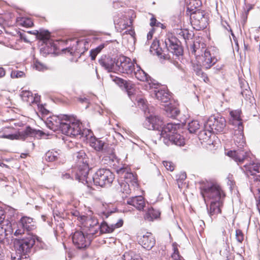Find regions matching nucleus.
Here are the masks:
<instances>
[{
  "label": "nucleus",
  "mask_w": 260,
  "mask_h": 260,
  "mask_svg": "<svg viewBox=\"0 0 260 260\" xmlns=\"http://www.w3.org/2000/svg\"><path fill=\"white\" fill-rule=\"evenodd\" d=\"M201 193L204 198L205 202H210L209 214L212 219L221 212L220 207L222 205V196L223 193L220 186L216 184H209L201 188Z\"/></svg>",
  "instance_id": "f257e3e1"
},
{
  "label": "nucleus",
  "mask_w": 260,
  "mask_h": 260,
  "mask_svg": "<svg viewBox=\"0 0 260 260\" xmlns=\"http://www.w3.org/2000/svg\"><path fill=\"white\" fill-rule=\"evenodd\" d=\"M74 118L67 115H53L47 118V126L53 131L60 130L66 135H75L78 134V126L72 125Z\"/></svg>",
  "instance_id": "f03ea898"
},
{
  "label": "nucleus",
  "mask_w": 260,
  "mask_h": 260,
  "mask_svg": "<svg viewBox=\"0 0 260 260\" xmlns=\"http://www.w3.org/2000/svg\"><path fill=\"white\" fill-rule=\"evenodd\" d=\"M234 140L235 144L237 145L239 148L237 150L228 152L227 155L233 158L240 165L247 159L248 155V153L243 149L245 144L243 133V127L239 126L238 127V129L235 131Z\"/></svg>",
  "instance_id": "7ed1b4c3"
},
{
  "label": "nucleus",
  "mask_w": 260,
  "mask_h": 260,
  "mask_svg": "<svg viewBox=\"0 0 260 260\" xmlns=\"http://www.w3.org/2000/svg\"><path fill=\"white\" fill-rule=\"evenodd\" d=\"M205 48V44L204 43H200L196 42L190 46L189 50L192 54L196 56H202L204 53L203 57L205 63L208 64L214 65L220 59L218 52L214 48L204 50Z\"/></svg>",
  "instance_id": "20e7f679"
},
{
  "label": "nucleus",
  "mask_w": 260,
  "mask_h": 260,
  "mask_svg": "<svg viewBox=\"0 0 260 260\" xmlns=\"http://www.w3.org/2000/svg\"><path fill=\"white\" fill-rule=\"evenodd\" d=\"M74 158L75 161V168L77 171L75 173L76 179L80 182L85 181L88 182V177L89 168L88 166V158L83 151H80L74 154Z\"/></svg>",
  "instance_id": "39448f33"
},
{
  "label": "nucleus",
  "mask_w": 260,
  "mask_h": 260,
  "mask_svg": "<svg viewBox=\"0 0 260 260\" xmlns=\"http://www.w3.org/2000/svg\"><path fill=\"white\" fill-rule=\"evenodd\" d=\"M113 212H103L101 216L103 219L108 218L111 216L108 222L103 221L98 228L100 229L103 233H110L114 231L115 229L119 228L123 225V221L122 219H118L113 215Z\"/></svg>",
  "instance_id": "423d86ee"
},
{
  "label": "nucleus",
  "mask_w": 260,
  "mask_h": 260,
  "mask_svg": "<svg viewBox=\"0 0 260 260\" xmlns=\"http://www.w3.org/2000/svg\"><path fill=\"white\" fill-rule=\"evenodd\" d=\"M114 179V175L109 169H100L92 177V180L95 185L101 187L110 186Z\"/></svg>",
  "instance_id": "0eeeda50"
},
{
  "label": "nucleus",
  "mask_w": 260,
  "mask_h": 260,
  "mask_svg": "<svg viewBox=\"0 0 260 260\" xmlns=\"http://www.w3.org/2000/svg\"><path fill=\"white\" fill-rule=\"evenodd\" d=\"M88 143L89 145L96 151H101L105 155H109V158L113 161L115 156L114 150L109 144L99 139H97L95 136L93 138H90V141Z\"/></svg>",
  "instance_id": "6e6552de"
},
{
  "label": "nucleus",
  "mask_w": 260,
  "mask_h": 260,
  "mask_svg": "<svg viewBox=\"0 0 260 260\" xmlns=\"http://www.w3.org/2000/svg\"><path fill=\"white\" fill-rule=\"evenodd\" d=\"M35 243L34 236L28 234L25 238L21 239H15L14 244L15 249L20 254H27Z\"/></svg>",
  "instance_id": "1a4fd4ad"
},
{
  "label": "nucleus",
  "mask_w": 260,
  "mask_h": 260,
  "mask_svg": "<svg viewBox=\"0 0 260 260\" xmlns=\"http://www.w3.org/2000/svg\"><path fill=\"white\" fill-rule=\"evenodd\" d=\"M165 43L167 49L174 54L177 56L182 55L183 51L181 42L172 34L169 33L166 35Z\"/></svg>",
  "instance_id": "9d476101"
},
{
  "label": "nucleus",
  "mask_w": 260,
  "mask_h": 260,
  "mask_svg": "<svg viewBox=\"0 0 260 260\" xmlns=\"http://www.w3.org/2000/svg\"><path fill=\"white\" fill-rule=\"evenodd\" d=\"M131 61V58L123 55L111 57L109 55L103 54L99 59L101 65H126Z\"/></svg>",
  "instance_id": "9b49d317"
},
{
  "label": "nucleus",
  "mask_w": 260,
  "mask_h": 260,
  "mask_svg": "<svg viewBox=\"0 0 260 260\" xmlns=\"http://www.w3.org/2000/svg\"><path fill=\"white\" fill-rule=\"evenodd\" d=\"M225 119L219 116H211L205 123V128H210L212 133L222 132L225 126Z\"/></svg>",
  "instance_id": "f8f14e48"
},
{
  "label": "nucleus",
  "mask_w": 260,
  "mask_h": 260,
  "mask_svg": "<svg viewBox=\"0 0 260 260\" xmlns=\"http://www.w3.org/2000/svg\"><path fill=\"white\" fill-rule=\"evenodd\" d=\"M29 32L36 35L37 38L42 42V45H45L44 48L46 49L48 53L55 50L56 45L53 42L52 40L50 39V33L48 31L42 30L39 32L36 30V32L33 33L31 31Z\"/></svg>",
  "instance_id": "ddd939ff"
},
{
  "label": "nucleus",
  "mask_w": 260,
  "mask_h": 260,
  "mask_svg": "<svg viewBox=\"0 0 260 260\" xmlns=\"http://www.w3.org/2000/svg\"><path fill=\"white\" fill-rule=\"evenodd\" d=\"M143 125L148 129L158 131L159 133L162 126L164 125V122L160 116L150 114L146 116Z\"/></svg>",
  "instance_id": "4468645a"
},
{
  "label": "nucleus",
  "mask_w": 260,
  "mask_h": 260,
  "mask_svg": "<svg viewBox=\"0 0 260 260\" xmlns=\"http://www.w3.org/2000/svg\"><path fill=\"white\" fill-rule=\"evenodd\" d=\"M73 244L78 249H84L88 247L91 243L89 235H85L82 232L76 231L72 236Z\"/></svg>",
  "instance_id": "2eb2a0df"
},
{
  "label": "nucleus",
  "mask_w": 260,
  "mask_h": 260,
  "mask_svg": "<svg viewBox=\"0 0 260 260\" xmlns=\"http://www.w3.org/2000/svg\"><path fill=\"white\" fill-rule=\"evenodd\" d=\"M112 80L122 90L127 92L128 96L132 99L135 92V85L131 81L124 80L116 77Z\"/></svg>",
  "instance_id": "dca6fc26"
},
{
  "label": "nucleus",
  "mask_w": 260,
  "mask_h": 260,
  "mask_svg": "<svg viewBox=\"0 0 260 260\" xmlns=\"http://www.w3.org/2000/svg\"><path fill=\"white\" fill-rule=\"evenodd\" d=\"M138 241L140 245L148 250L151 249L155 244L154 237L152 233L149 232L142 236H139Z\"/></svg>",
  "instance_id": "f3484780"
},
{
  "label": "nucleus",
  "mask_w": 260,
  "mask_h": 260,
  "mask_svg": "<svg viewBox=\"0 0 260 260\" xmlns=\"http://www.w3.org/2000/svg\"><path fill=\"white\" fill-rule=\"evenodd\" d=\"M77 125L78 126V134L75 135H69L70 137H76L80 136V137H82L87 141V143H89L90 140V138H93L94 136L93 135L92 132L89 129L84 128L82 129V123L79 120L75 118H73L72 125Z\"/></svg>",
  "instance_id": "a211bd4d"
},
{
  "label": "nucleus",
  "mask_w": 260,
  "mask_h": 260,
  "mask_svg": "<svg viewBox=\"0 0 260 260\" xmlns=\"http://www.w3.org/2000/svg\"><path fill=\"white\" fill-rule=\"evenodd\" d=\"M180 125L175 123H169L166 125L162 126L159 133L160 137L167 140L170 135H172L176 132Z\"/></svg>",
  "instance_id": "6ab92c4d"
},
{
  "label": "nucleus",
  "mask_w": 260,
  "mask_h": 260,
  "mask_svg": "<svg viewBox=\"0 0 260 260\" xmlns=\"http://www.w3.org/2000/svg\"><path fill=\"white\" fill-rule=\"evenodd\" d=\"M189 14L190 16V19L192 21H194V23H197L199 25H202L203 26L206 24L207 18L205 16L204 11L197 10L191 12Z\"/></svg>",
  "instance_id": "aec40b11"
},
{
  "label": "nucleus",
  "mask_w": 260,
  "mask_h": 260,
  "mask_svg": "<svg viewBox=\"0 0 260 260\" xmlns=\"http://www.w3.org/2000/svg\"><path fill=\"white\" fill-rule=\"evenodd\" d=\"M78 218H80V221L83 226L89 229L90 232L89 234H93V233L92 232L91 229L99 226L98 225L99 223L98 220L95 218L89 217L86 216H81L78 217Z\"/></svg>",
  "instance_id": "412c9836"
},
{
  "label": "nucleus",
  "mask_w": 260,
  "mask_h": 260,
  "mask_svg": "<svg viewBox=\"0 0 260 260\" xmlns=\"http://www.w3.org/2000/svg\"><path fill=\"white\" fill-rule=\"evenodd\" d=\"M126 203L135 207L138 210H142L145 206L144 199L142 196H135L127 200Z\"/></svg>",
  "instance_id": "4be33fe9"
},
{
  "label": "nucleus",
  "mask_w": 260,
  "mask_h": 260,
  "mask_svg": "<svg viewBox=\"0 0 260 260\" xmlns=\"http://www.w3.org/2000/svg\"><path fill=\"white\" fill-rule=\"evenodd\" d=\"M164 142L166 144H174L176 145L181 146L185 144V139L184 137L177 133H175L172 135H170L167 140H164Z\"/></svg>",
  "instance_id": "5701e85b"
},
{
  "label": "nucleus",
  "mask_w": 260,
  "mask_h": 260,
  "mask_svg": "<svg viewBox=\"0 0 260 260\" xmlns=\"http://www.w3.org/2000/svg\"><path fill=\"white\" fill-rule=\"evenodd\" d=\"M260 164L258 162H250L245 165L243 168H241L244 172L247 175H254L259 172Z\"/></svg>",
  "instance_id": "b1692460"
},
{
  "label": "nucleus",
  "mask_w": 260,
  "mask_h": 260,
  "mask_svg": "<svg viewBox=\"0 0 260 260\" xmlns=\"http://www.w3.org/2000/svg\"><path fill=\"white\" fill-rule=\"evenodd\" d=\"M164 110L167 117L174 119L176 118L180 113V110L175 105L172 104L166 105Z\"/></svg>",
  "instance_id": "393cba45"
},
{
  "label": "nucleus",
  "mask_w": 260,
  "mask_h": 260,
  "mask_svg": "<svg viewBox=\"0 0 260 260\" xmlns=\"http://www.w3.org/2000/svg\"><path fill=\"white\" fill-rule=\"evenodd\" d=\"M20 96L24 102H26L30 105L35 103H38L39 100V98L38 96L34 97L32 93L27 90L22 91L21 93Z\"/></svg>",
  "instance_id": "a878e982"
},
{
  "label": "nucleus",
  "mask_w": 260,
  "mask_h": 260,
  "mask_svg": "<svg viewBox=\"0 0 260 260\" xmlns=\"http://www.w3.org/2000/svg\"><path fill=\"white\" fill-rule=\"evenodd\" d=\"M156 98L161 103H167L171 99V94L168 90L161 89L155 91Z\"/></svg>",
  "instance_id": "bb28decb"
},
{
  "label": "nucleus",
  "mask_w": 260,
  "mask_h": 260,
  "mask_svg": "<svg viewBox=\"0 0 260 260\" xmlns=\"http://www.w3.org/2000/svg\"><path fill=\"white\" fill-rule=\"evenodd\" d=\"M85 43L86 42L83 40L76 41L75 42V45H73L71 47L63 49L62 51L65 52L68 51L71 54H72L75 52L80 53L82 51L80 49V48L83 47L85 45Z\"/></svg>",
  "instance_id": "cd10ccee"
},
{
  "label": "nucleus",
  "mask_w": 260,
  "mask_h": 260,
  "mask_svg": "<svg viewBox=\"0 0 260 260\" xmlns=\"http://www.w3.org/2000/svg\"><path fill=\"white\" fill-rule=\"evenodd\" d=\"M10 233H13L14 236L18 237L25 234L26 232L23 224L19 220L17 222L14 223L9 231Z\"/></svg>",
  "instance_id": "c85d7f7f"
},
{
  "label": "nucleus",
  "mask_w": 260,
  "mask_h": 260,
  "mask_svg": "<svg viewBox=\"0 0 260 260\" xmlns=\"http://www.w3.org/2000/svg\"><path fill=\"white\" fill-rule=\"evenodd\" d=\"M19 221L23 224L26 232H29L35 228L34 222L32 218L24 216Z\"/></svg>",
  "instance_id": "c756f323"
},
{
  "label": "nucleus",
  "mask_w": 260,
  "mask_h": 260,
  "mask_svg": "<svg viewBox=\"0 0 260 260\" xmlns=\"http://www.w3.org/2000/svg\"><path fill=\"white\" fill-rule=\"evenodd\" d=\"M159 215V211L155 210L153 208H149L144 215V218L145 220L151 221L157 218Z\"/></svg>",
  "instance_id": "7c9ffc66"
},
{
  "label": "nucleus",
  "mask_w": 260,
  "mask_h": 260,
  "mask_svg": "<svg viewBox=\"0 0 260 260\" xmlns=\"http://www.w3.org/2000/svg\"><path fill=\"white\" fill-rule=\"evenodd\" d=\"M202 6V2L201 0H189V2L187 7V13H189L192 11L199 10V8Z\"/></svg>",
  "instance_id": "2f4dec72"
},
{
  "label": "nucleus",
  "mask_w": 260,
  "mask_h": 260,
  "mask_svg": "<svg viewBox=\"0 0 260 260\" xmlns=\"http://www.w3.org/2000/svg\"><path fill=\"white\" fill-rule=\"evenodd\" d=\"M118 189L123 194H125V197L129 194L131 192L129 184L127 183V182L123 181V180H121V181L119 180V187H118Z\"/></svg>",
  "instance_id": "473e14b6"
},
{
  "label": "nucleus",
  "mask_w": 260,
  "mask_h": 260,
  "mask_svg": "<svg viewBox=\"0 0 260 260\" xmlns=\"http://www.w3.org/2000/svg\"><path fill=\"white\" fill-rule=\"evenodd\" d=\"M60 152L54 150H49L45 154V159L48 161L57 160L59 157Z\"/></svg>",
  "instance_id": "72a5a7b5"
},
{
  "label": "nucleus",
  "mask_w": 260,
  "mask_h": 260,
  "mask_svg": "<svg viewBox=\"0 0 260 260\" xmlns=\"http://www.w3.org/2000/svg\"><path fill=\"white\" fill-rule=\"evenodd\" d=\"M20 133L25 136L36 137L37 135H40L42 133L40 131L32 129L30 127L27 126L25 130Z\"/></svg>",
  "instance_id": "f704fd0d"
},
{
  "label": "nucleus",
  "mask_w": 260,
  "mask_h": 260,
  "mask_svg": "<svg viewBox=\"0 0 260 260\" xmlns=\"http://www.w3.org/2000/svg\"><path fill=\"white\" fill-rule=\"evenodd\" d=\"M241 113V111L239 110L232 111L230 112V115H231V117L237 123V124L238 125V127L239 126L241 127H242V122L241 121V116H240Z\"/></svg>",
  "instance_id": "c9c22d12"
},
{
  "label": "nucleus",
  "mask_w": 260,
  "mask_h": 260,
  "mask_svg": "<svg viewBox=\"0 0 260 260\" xmlns=\"http://www.w3.org/2000/svg\"><path fill=\"white\" fill-rule=\"evenodd\" d=\"M123 260H141L139 254H136L135 252L130 251L126 252L123 254Z\"/></svg>",
  "instance_id": "e433bc0d"
},
{
  "label": "nucleus",
  "mask_w": 260,
  "mask_h": 260,
  "mask_svg": "<svg viewBox=\"0 0 260 260\" xmlns=\"http://www.w3.org/2000/svg\"><path fill=\"white\" fill-rule=\"evenodd\" d=\"M212 132V131H210V128H205L204 126V129L199 133V138L200 140H207L211 137Z\"/></svg>",
  "instance_id": "4c0bfd02"
},
{
  "label": "nucleus",
  "mask_w": 260,
  "mask_h": 260,
  "mask_svg": "<svg viewBox=\"0 0 260 260\" xmlns=\"http://www.w3.org/2000/svg\"><path fill=\"white\" fill-rule=\"evenodd\" d=\"M123 179H124L123 181L127 182V183L130 182L132 183L133 185L137 184V178L130 171L126 173V175H125Z\"/></svg>",
  "instance_id": "58836bf2"
},
{
  "label": "nucleus",
  "mask_w": 260,
  "mask_h": 260,
  "mask_svg": "<svg viewBox=\"0 0 260 260\" xmlns=\"http://www.w3.org/2000/svg\"><path fill=\"white\" fill-rule=\"evenodd\" d=\"M140 67L137 66V71L135 72V76L138 80L144 81L147 80V74L141 69Z\"/></svg>",
  "instance_id": "ea45409f"
},
{
  "label": "nucleus",
  "mask_w": 260,
  "mask_h": 260,
  "mask_svg": "<svg viewBox=\"0 0 260 260\" xmlns=\"http://www.w3.org/2000/svg\"><path fill=\"white\" fill-rule=\"evenodd\" d=\"M105 44H102L94 49L90 51V56L92 60L95 59L97 55L101 52L102 49L105 47Z\"/></svg>",
  "instance_id": "a19ab883"
},
{
  "label": "nucleus",
  "mask_w": 260,
  "mask_h": 260,
  "mask_svg": "<svg viewBox=\"0 0 260 260\" xmlns=\"http://www.w3.org/2000/svg\"><path fill=\"white\" fill-rule=\"evenodd\" d=\"M200 127V124L197 120H193L189 122L188 125V129L190 133H197Z\"/></svg>",
  "instance_id": "79ce46f5"
},
{
  "label": "nucleus",
  "mask_w": 260,
  "mask_h": 260,
  "mask_svg": "<svg viewBox=\"0 0 260 260\" xmlns=\"http://www.w3.org/2000/svg\"><path fill=\"white\" fill-rule=\"evenodd\" d=\"M173 253L172 254V257L174 260H182L183 258L179 254V252L178 249V245L174 243L172 244Z\"/></svg>",
  "instance_id": "37998d69"
},
{
  "label": "nucleus",
  "mask_w": 260,
  "mask_h": 260,
  "mask_svg": "<svg viewBox=\"0 0 260 260\" xmlns=\"http://www.w3.org/2000/svg\"><path fill=\"white\" fill-rule=\"evenodd\" d=\"M138 106L141 108L145 112L148 111V112L150 113L149 108L148 107L147 103V101L143 98H139L137 100Z\"/></svg>",
  "instance_id": "c03bdc74"
},
{
  "label": "nucleus",
  "mask_w": 260,
  "mask_h": 260,
  "mask_svg": "<svg viewBox=\"0 0 260 260\" xmlns=\"http://www.w3.org/2000/svg\"><path fill=\"white\" fill-rule=\"evenodd\" d=\"M193 70L196 72L197 75L200 76L204 82H207L209 80L208 78L206 76V74L202 71L200 68V66H193Z\"/></svg>",
  "instance_id": "a18cd8bd"
},
{
  "label": "nucleus",
  "mask_w": 260,
  "mask_h": 260,
  "mask_svg": "<svg viewBox=\"0 0 260 260\" xmlns=\"http://www.w3.org/2000/svg\"><path fill=\"white\" fill-rule=\"evenodd\" d=\"M10 231H8L6 228L3 226L2 224L0 225V242H4L5 239L7 238L8 236L7 232H9Z\"/></svg>",
  "instance_id": "49530a36"
},
{
  "label": "nucleus",
  "mask_w": 260,
  "mask_h": 260,
  "mask_svg": "<svg viewBox=\"0 0 260 260\" xmlns=\"http://www.w3.org/2000/svg\"><path fill=\"white\" fill-rule=\"evenodd\" d=\"M130 171V169L127 167H123L118 168L116 170V172L118 175L120 177L121 179H123L126 173L128 171Z\"/></svg>",
  "instance_id": "de8ad7c7"
},
{
  "label": "nucleus",
  "mask_w": 260,
  "mask_h": 260,
  "mask_svg": "<svg viewBox=\"0 0 260 260\" xmlns=\"http://www.w3.org/2000/svg\"><path fill=\"white\" fill-rule=\"evenodd\" d=\"M117 24L119 25L120 28L124 29L128 27H130L132 25V21L131 19H129L128 22L126 23L124 21H123V20H121L119 22H117Z\"/></svg>",
  "instance_id": "09e8293b"
},
{
  "label": "nucleus",
  "mask_w": 260,
  "mask_h": 260,
  "mask_svg": "<svg viewBox=\"0 0 260 260\" xmlns=\"http://www.w3.org/2000/svg\"><path fill=\"white\" fill-rule=\"evenodd\" d=\"M24 76V73L23 72L17 70L12 71L11 73V77L12 78H21L23 77Z\"/></svg>",
  "instance_id": "8fccbe9b"
},
{
  "label": "nucleus",
  "mask_w": 260,
  "mask_h": 260,
  "mask_svg": "<svg viewBox=\"0 0 260 260\" xmlns=\"http://www.w3.org/2000/svg\"><path fill=\"white\" fill-rule=\"evenodd\" d=\"M163 164L167 170L170 171H173L174 170L175 166L173 162L171 161H164Z\"/></svg>",
  "instance_id": "3c124183"
},
{
  "label": "nucleus",
  "mask_w": 260,
  "mask_h": 260,
  "mask_svg": "<svg viewBox=\"0 0 260 260\" xmlns=\"http://www.w3.org/2000/svg\"><path fill=\"white\" fill-rule=\"evenodd\" d=\"M236 238L237 240L240 242L242 243V242L244 240V235L242 232L240 230H237L236 231Z\"/></svg>",
  "instance_id": "603ef678"
},
{
  "label": "nucleus",
  "mask_w": 260,
  "mask_h": 260,
  "mask_svg": "<svg viewBox=\"0 0 260 260\" xmlns=\"http://www.w3.org/2000/svg\"><path fill=\"white\" fill-rule=\"evenodd\" d=\"M3 130L2 131H0V138H6L10 140H13L14 139H16V136L12 134H3Z\"/></svg>",
  "instance_id": "864d4df0"
},
{
  "label": "nucleus",
  "mask_w": 260,
  "mask_h": 260,
  "mask_svg": "<svg viewBox=\"0 0 260 260\" xmlns=\"http://www.w3.org/2000/svg\"><path fill=\"white\" fill-rule=\"evenodd\" d=\"M33 71H38L39 72H45L49 69L47 66H32Z\"/></svg>",
  "instance_id": "5fc2aeb1"
},
{
  "label": "nucleus",
  "mask_w": 260,
  "mask_h": 260,
  "mask_svg": "<svg viewBox=\"0 0 260 260\" xmlns=\"http://www.w3.org/2000/svg\"><path fill=\"white\" fill-rule=\"evenodd\" d=\"M5 218V212L4 210L0 207V225L2 224Z\"/></svg>",
  "instance_id": "6e6d98bb"
},
{
  "label": "nucleus",
  "mask_w": 260,
  "mask_h": 260,
  "mask_svg": "<svg viewBox=\"0 0 260 260\" xmlns=\"http://www.w3.org/2000/svg\"><path fill=\"white\" fill-rule=\"evenodd\" d=\"M186 175L185 173H181L178 176L177 180H180V182H182L185 179Z\"/></svg>",
  "instance_id": "4d7b16f0"
},
{
  "label": "nucleus",
  "mask_w": 260,
  "mask_h": 260,
  "mask_svg": "<svg viewBox=\"0 0 260 260\" xmlns=\"http://www.w3.org/2000/svg\"><path fill=\"white\" fill-rule=\"evenodd\" d=\"M156 54L157 55L160 57L161 58H163L165 60L169 59V57L167 55L165 54H162V53L159 50L156 49Z\"/></svg>",
  "instance_id": "13d9d810"
},
{
  "label": "nucleus",
  "mask_w": 260,
  "mask_h": 260,
  "mask_svg": "<svg viewBox=\"0 0 260 260\" xmlns=\"http://www.w3.org/2000/svg\"><path fill=\"white\" fill-rule=\"evenodd\" d=\"M40 111L44 115H47L49 113V111L45 109L43 106L39 107Z\"/></svg>",
  "instance_id": "bf43d9fd"
},
{
  "label": "nucleus",
  "mask_w": 260,
  "mask_h": 260,
  "mask_svg": "<svg viewBox=\"0 0 260 260\" xmlns=\"http://www.w3.org/2000/svg\"><path fill=\"white\" fill-rule=\"evenodd\" d=\"M157 23V20L155 18H152L151 19L150 25L151 26H156Z\"/></svg>",
  "instance_id": "052dcab7"
},
{
  "label": "nucleus",
  "mask_w": 260,
  "mask_h": 260,
  "mask_svg": "<svg viewBox=\"0 0 260 260\" xmlns=\"http://www.w3.org/2000/svg\"><path fill=\"white\" fill-rule=\"evenodd\" d=\"M154 29L152 28L147 34V39L150 40L152 38V36L153 34Z\"/></svg>",
  "instance_id": "680f3d73"
},
{
  "label": "nucleus",
  "mask_w": 260,
  "mask_h": 260,
  "mask_svg": "<svg viewBox=\"0 0 260 260\" xmlns=\"http://www.w3.org/2000/svg\"><path fill=\"white\" fill-rule=\"evenodd\" d=\"M122 67V69H124V67L127 68H128V71L126 72L127 73H130V72H132L133 71V70L134 69H135L134 67L135 66H121Z\"/></svg>",
  "instance_id": "e2e57ef3"
},
{
  "label": "nucleus",
  "mask_w": 260,
  "mask_h": 260,
  "mask_svg": "<svg viewBox=\"0 0 260 260\" xmlns=\"http://www.w3.org/2000/svg\"><path fill=\"white\" fill-rule=\"evenodd\" d=\"M86 256L87 257H92L93 250L91 249H88L86 251Z\"/></svg>",
  "instance_id": "0e129e2a"
},
{
  "label": "nucleus",
  "mask_w": 260,
  "mask_h": 260,
  "mask_svg": "<svg viewBox=\"0 0 260 260\" xmlns=\"http://www.w3.org/2000/svg\"><path fill=\"white\" fill-rule=\"evenodd\" d=\"M24 25L28 27L31 26L33 24L32 22L30 20H27L26 21H24Z\"/></svg>",
  "instance_id": "69168bd1"
},
{
  "label": "nucleus",
  "mask_w": 260,
  "mask_h": 260,
  "mask_svg": "<svg viewBox=\"0 0 260 260\" xmlns=\"http://www.w3.org/2000/svg\"><path fill=\"white\" fill-rule=\"evenodd\" d=\"M5 75V70L3 68L0 67V78L4 77Z\"/></svg>",
  "instance_id": "338daca9"
},
{
  "label": "nucleus",
  "mask_w": 260,
  "mask_h": 260,
  "mask_svg": "<svg viewBox=\"0 0 260 260\" xmlns=\"http://www.w3.org/2000/svg\"><path fill=\"white\" fill-rule=\"evenodd\" d=\"M257 190H258V196H256V197H255L256 200V202H257H257H260V189H259V188H258V189H257Z\"/></svg>",
  "instance_id": "774afa93"
}]
</instances>
